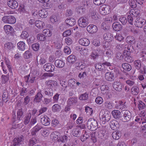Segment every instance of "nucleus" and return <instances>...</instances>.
I'll return each instance as SVG.
<instances>
[{
    "label": "nucleus",
    "mask_w": 146,
    "mask_h": 146,
    "mask_svg": "<svg viewBox=\"0 0 146 146\" xmlns=\"http://www.w3.org/2000/svg\"><path fill=\"white\" fill-rule=\"evenodd\" d=\"M112 135L113 139L116 140L118 139L121 135V133L118 131H114L112 133Z\"/></svg>",
    "instance_id": "nucleus-41"
},
{
    "label": "nucleus",
    "mask_w": 146,
    "mask_h": 146,
    "mask_svg": "<svg viewBox=\"0 0 146 146\" xmlns=\"http://www.w3.org/2000/svg\"><path fill=\"white\" fill-rule=\"evenodd\" d=\"M24 57L25 59H28L32 56V54L30 51L27 50L25 51L23 54Z\"/></svg>",
    "instance_id": "nucleus-50"
},
{
    "label": "nucleus",
    "mask_w": 146,
    "mask_h": 146,
    "mask_svg": "<svg viewBox=\"0 0 146 146\" xmlns=\"http://www.w3.org/2000/svg\"><path fill=\"white\" fill-rule=\"evenodd\" d=\"M43 33L44 34V35L46 36H49L51 35V32L49 29H45L43 30Z\"/></svg>",
    "instance_id": "nucleus-61"
},
{
    "label": "nucleus",
    "mask_w": 146,
    "mask_h": 146,
    "mask_svg": "<svg viewBox=\"0 0 146 146\" xmlns=\"http://www.w3.org/2000/svg\"><path fill=\"white\" fill-rule=\"evenodd\" d=\"M88 94L87 92L81 94L79 96V99L81 100H87L88 98Z\"/></svg>",
    "instance_id": "nucleus-42"
},
{
    "label": "nucleus",
    "mask_w": 146,
    "mask_h": 146,
    "mask_svg": "<svg viewBox=\"0 0 146 146\" xmlns=\"http://www.w3.org/2000/svg\"><path fill=\"white\" fill-rule=\"evenodd\" d=\"M129 53L127 54V55H126L127 56L125 58V60L128 62H132L133 61V58L129 56Z\"/></svg>",
    "instance_id": "nucleus-60"
},
{
    "label": "nucleus",
    "mask_w": 146,
    "mask_h": 146,
    "mask_svg": "<svg viewBox=\"0 0 146 146\" xmlns=\"http://www.w3.org/2000/svg\"><path fill=\"white\" fill-rule=\"evenodd\" d=\"M134 65L135 68L137 70H139L142 66V62L139 60H135L134 62Z\"/></svg>",
    "instance_id": "nucleus-36"
},
{
    "label": "nucleus",
    "mask_w": 146,
    "mask_h": 146,
    "mask_svg": "<svg viewBox=\"0 0 146 146\" xmlns=\"http://www.w3.org/2000/svg\"><path fill=\"white\" fill-rule=\"evenodd\" d=\"M87 30L89 33L93 34L96 33L98 30L97 27L93 25H88L87 27Z\"/></svg>",
    "instance_id": "nucleus-15"
},
{
    "label": "nucleus",
    "mask_w": 146,
    "mask_h": 146,
    "mask_svg": "<svg viewBox=\"0 0 146 146\" xmlns=\"http://www.w3.org/2000/svg\"><path fill=\"white\" fill-rule=\"evenodd\" d=\"M104 105L106 108L108 109H111L113 107V103L111 102L107 101L104 103Z\"/></svg>",
    "instance_id": "nucleus-46"
},
{
    "label": "nucleus",
    "mask_w": 146,
    "mask_h": 146,
    "mask_svg": "<svg viewBox=\"0 0 146 146\" xmlns=\"http://www.w3.org/2000/svg\"><path fill=\"white\" fill-rule=\"evenodd\" d=\"M105 78L108 81H112L114 79L113 74L111 72H107L105 74Z\"/></svg>",
    "instance_id": "nucleus-22"
},
{
    "label": "nucleus",
    "mask_w": 146,
    "mask_h": 146,
    "mask_svg": "<svg viewBox=\"0 0 146 146\" xmlns=\"http://www.w3.org/2000/svg\"><path fill=\"white\" fill-rule=\"evenodd\" d=\"M139 92V88L137 86H135L132 87L131 92L132 94L136 95L138 94Z\"/></svg>",
    "instance_id": "nucleus-39"
},
{
    "label": "nucleus",
    "mask_w": 146,
    "mask_h": 146,
    "mask_svg": "<svg viewBox=\"0 0 146 146\" xmlns=\"http://www.w3.org/2000/svg\"><path fill=\"white\" fill-rule=\"evenodd\" d=\"M38 15L41 18H46L48 16V11L46 9L41 10L38 12Z\"/></svg>",
    "instance_id": "nucleus-26"
},
{
    "label": "nucleus",
    "mask_w": 146,
    "mask_h": 146,
    "mask_svg": "<svg viewBox=\"0 0 146 146\" xmlns=\"http://www.w3.org/2000/svg\"><path fill=\"white\" fill-rule=\"evenodd\" d=\"M111 114L113 117L116 119H119L121 117V113L119 110H114L112 111Z\"/></svg>",
    "instance_id": "nucleus-30"
},
{
    "label": "nucleus",
    "mask_w": 146,
    "mask_h": 146,
    "mask_svg": "<svg viewBox=\"0 0 146 146\" xmlns=\"http://www.w3.org/2000/svg\"><path fill=\"white\" fill-rule=\"evenodd\" d=\"M17 119L18 120H21L22 119L23 115V112L22 109L18 110L17 113Z\"/></svg>",
    "instance_id": "nucleus-37"
},
{
    "label": "nucleus",
    "mask_w": 146,
    "mask_h": 146,
    "mask_svg": "<svg viewBox=\"0 0 146 146\" xmlns=\"http://www.w3.org/2000/svg\"><path fill=\"white\" fill-rule=\"evenodd\" d=\"M112 26L114 30L117 31L121 30L122 27L121 24H119L117 22L114 23Z\"/></svg>",
    "instance_id": "nucleus-31"
},
{
    "label": "nucleus",
    "mask_w": 146,
    "mask_h": 146,
    "mask_svg": "<svg viewBox=\"0 0 146 146\" xmlns=\"http://www.w3.org/2000/svg\"><path fill=\"white\" fill-rule=\"evenodd\" d=\"M40 120L41 123L43 125L47 126L50 123V120L46 115H41L40 117Z\"/></svg>",
    "instance_id": "nucleus-8"
},
{
    "label": "nucleus",
    "mask_w": 146,
    "mask_h": 146,
    "mask_svg": "<svg viewBox=\"0 0 146 146\" xmlns=\"http://www.w3.org/2000/svg\"><path fill=\"white\" fill-rule=\"evenodd\" d=\"M29 34L26 31H23L21 35V37L23 39H25L27 38L29 36Z\"/></svg>",
    "instance_id": "nucleus-57"
},
{
    "label": "nucleus",
    "mask_w": 146,
    "mask_h": 146,
    "mask_svg": "<svg viewBox=\"0 0 146 146\" xmlns=\"http://www.w3.org/2000/svg\"><path fill=\"white\" fill-rule=\"evenodd\" d=\"M115 38L116 40L121 42L123 40L124 38L121 35L117 34L115 36Z\"/></svg>",
    "instance_id": "nucleus-59"
},
{
    "label": "nucleus",
    "mask_w": 146,
    "mask_h": 146,
    "mask_svg": "<svg viewBox=\"0 0 146 146\" xmlns=\"http://www.w3.org/2000/svg\"><path fill=\"white\" fill-rule=\"evenodd\" d=\"M59 134V133L58 132L56 131L53 132L50 135V137L52 138L57 139L58 138V135Z\"/></svg>",
    "instance_id": "nucleus-56"
},
{
    "label": "nucleus",
    "mask_w": 146,
    "mask_h": 146,
    "mask_svg": "<svg viewBox=\"0 0 146 146\" xmlns=\"http://www.w3.org/2000/svg\"><path fill=\"white\" fill-rule=\"evenodd\" d=\"M122 113L123 114L122 119L124 122H126L130 120L131 117V114L128 110H123Z\"/></svg>",
    "instance_id": "nucleus-6"
},
{
    "label": "nucleus",
    "mask_w": 146,
    "mask_h": 146,
    "mask_svg": "<svg viewBox=\"0 0 146 146\" xmlns=\"http://www.w3.org/2000/svg\"><path fill=\"white\" fill-rule=\"evenodd\" d=\"M52 99L51 98H44L43 102L45 104H47L52 102Z\"/></svg>",
    "instance_id": "nucleus-63"
},
{
    "label": "nucleus",
    "mask_w": 146,
    "mask_h": 146,
    "mask_svg": "<svg viewBox=\"0 0 146 146\" xmlns=\"http://www.w3.org/2000/svg\"><path fill=\"white\" fill-rule=\"evenodd\" d=\"M95 102L98 104H100L102 103L103 102V99L100 96L97 97L95 99Z\"/></svg>",
    "instance_id": "nucleus-58"
},
{
    "label": "nucleus",
    "mask_w": 146,
    "mask_h": 146,
    "mask_svg": "<svg viewBox=\"0 0 146 146\" xmlns=\"http://www.w3.org/2000/svg\"><path fill=\"white\" fill-rule=\"evenodd\" d=\"M95 69L98 71L104 72L106 70L104 66L103 63H96L95 65Z\"/></svg>",
    "instance_id": "nucleus-21"
},
{
    "label": "nucleus",
    "mask_w": 146,
    "mask_h": 146,
    "mask_svg": "<svg viewBox=\"0 0 146 146\" xmlns=\"http://www.w3.org/2000/svg\"><path fill=\"white\" fill-rule=\"evenodd\" d=\"M103 36L104 39L108 42L111 41L113 39L112 35L110 33L104 34Z\"/></svg>",
    "instance_id": "nucleus-24"
},
{
    "label": "nucleus",
    "mask_w": 146,
    "mask_h": 146,
    "mask_svg": "<svg viewBox=\"0 0 146 146\" xmlns=\"http://www.w3.org/2000/svg\"><path fill=\"white\" fill-rule=\"evenodd\" d=\"M105 132L101 129H98V137L99 139L104 140L105 137Z\"/></svg>",
    "instance_id": "nucleus-29"
},
{
    "label": "nucleus",
    "mask_w": 146,
    "mask_h": 146,
    "mask_svg": "<svg viewBox=\"0 0 146 146\" xmlns=\"http://www.w3.org/2000/svg\"><path fill=\"white\" fill-rule=\"evenodd\" d=\"M72 133L74 136L78 137L80 135L81 131L78 129H74L72 130Z\"/></svg>",
    "instance_id": "nucleus-49"
},
{
    "label": "nucleus",
    "mask_w": 146,
    "mask_h": 146,
    "mask_svg": "<svg viewBox=\"0 0 146 146\" xmlns=\"http://www.w3.org/2000/svg\"><path fill=\"white\" fill-rule=\"evenodd\" d=\"M43 97L41 90H38L37 94L34 96V102L36 103L40 102L42 100Z\"/></svg>",
    "instance_id": "nucleus-9"
},
{
    "label": "nucleus",
    "mask_w": 146,
    "mask_h": 146,
    "mask_svg": "<svg viewBox=\"0 0 146 146\" xmlns=\"http://www.w3.org/2000/svg\"><path fill=\"white\" fill-rule=\"evenodd\" d=\"M8 6L12 9H15L18 7V4L15 0H10L7 2Z\"/></svg>",
    "instance_id": "nucleus-16"
},
{
    "label": "nucleus",
    "mask_w": 146,
    "mask_h": 146,
    "mask_svg": "<svg viewBox=\"0 0 146 146\" xmlns=\"http://www.w3.org/2000/svg\"><path fill=\"white\" fill-rule=\"evenodd\" d=\"M138 107L139 110H143L146 108V105L144 103L140 100L138 102Z\"/></svg>",
    "instance_id": "nucleus-45"
},
{
    "label": "nucleus",
    "mask_w": 146,
    "mask_h": 146,
    "mask_svg": "<svg viewBox=\"0 0 146 146\" xmlns=\"http://www.w3.org/2000/svg\"><path fill=\"white\" fill-rule=\"evenodd\" d=\"M31 117V114L30 113H27L24 118V124L26 125L30 122Z\"/></svg>",
    "instance_id": "nucleus-35"
},
{
    "label": "nucleus",
    "mask_w": 146,
    "mask_h": 146,
    "mask_svg": "<svg viewBox=\"0 0 146 146\" xmlns=\"http://www.w3.org/2000/svg\"><path fill=\"white\" fill-rule=\"evenodd\" d=\"M5 50L8 51H11L15 47L14 44L11 42H7L4 45Z\"/></svg>",
    "instance_id": "nucleus-20"
},
{
    "label": "nucleus",
    "mask_w": 146,
    "mask_h": 146,
    "mask_svg": "<svg viewBox=\"0 0 146 146\" xmlns=\"http://www.w3.org/2000/svg\"><path fill=\"white\" fill-rule=\"evenodd\" d=\"M3 29L6 34H9L12 33L13 31L12 27L9 25H6L4 26Z\"/></svg>",
    "instance_id": "nucleus-27"
},
{
    "label": "nucleus",
    "mask_w": 146,
    "mask_h": 146,
    "mask_svg": "<svg viewBox=\"0 0 146 146\" xmlns=\"http://www.w3.org/2000/svg\"><path fill=\"white\" fill-rule=\"evenodd\" d=\"M111 116L110 114L105 112L104 111H101L100 113L99 117L100 122L104 124L106 122L109 121Z\"/></svg>",
    "instance_id": "nucleus-1"
},
{
    "label": "nucleus",
    "mask_w": 146,
    "mask_h": 146,
    "mask_svg": "<svg viewBox=\"0 0 146 146\" xmlns=\"http://www.w3.org/2000/svg\"><path fill=\"white\" fill-rule=\"evenodd\" d=\"M129 14L132 16L135 17H137L139 15V11L137 9H132L130 11Z\"/></svg>",
    "instance_id": "nucleus-44"
},
{
    "label": "nucleus",
    "mask_w": 146,
    "mask_h": 146,
    "mask_svg": "<svg viewBox=\"0 0 146 146\" xmlns=\"http://www.w3.org/2000/svg\"><path fill=\"white\" fill-rule=\"evenodd\" d=\"M128 3L130 6L132 8H135L137 6L136 2L134 0H129Z\"/></svg>",
    "instance_id": "nucleus-52"
},
{
    "label": "nucleus",
    "mask_w": 146,
    "mask_h": 146,
    "mask_svg": "<svg viewBox=\"0 0 146 146\" xmlns=\"http://www.w3.org/2000/svg\"><path fill=\"white\" fill-rule=\"evenodd\" d=\"M142 120V117L140 116H137L136 117L135 121L140 124L141 123L142 124L144 123V122Z\"/></svg>",
    "instance_id": "nucleus-51"
},
{
    "label": "nucleus",
    "mask_w": 146,
    "mask_h": 146,
    "mask_svg": "<svg viewBox=\"0 0 146 146\" xmlns=\"http://www.w3.org/2000/svg\"><path fill=\"white\" fill-rule=\"evenodd\" d=\"M45 85L46 86L51 88L54 86H57L58 83L56 81L54 80H48L46 82Z\"/></svg>",
    "instance_id": "nucleus-19"
},
{
    "label": "nucleus",
    "mask_w": 146,
    "mask_h": 146,
    "mask_svg": "<svg viewBox=\"0 0 146 146\" xmlns=\"http://www.w3.org/2000/svg\"><path fill=\"white\" fill-rule=\"evenodd\" d=\"M145 24V19L137 18L135 20L134 24L137 27L141 28Z\"/></svg>",
    "instance_id": "nucleus-14"
},
{
    "label": "nucleus",
    "mask_w": 146,
    "mask_h": 146,
    "mask_svg": "<svg viewBox=\"0 0 146 146\" xmlns=\"http://www.w3.org/2000/svg\"><path fill=\"white\" fill-rule=\"evenodd\" d=\"M65 22L68 27H72L76 23V21L74 18H71L67 19L65 20Z\"/></svg>",
    "instance_id": "nucleus-23"
},
{
    "label": "nucleus",
    "mask_w": 146,
    "mask_h": 146,
    "mask_svg": "<svg viewBox=\"0 0 146 146\" xmlns=\"http://www.w3.org/2000/svg\"><path fill=\"white\" fill-rule=\"evenodd\" d=\"M1 20L5 23L13 24L16 22L15 18L13 16L6 15L3 16Z\"/></svg>",
    "instance_id": "nucleus-3"
},
{
    "label": "nucleus",
    "mask_w": 146,
    "mask_h": 146,
    "mask_svg": "<svg viewBox=\"0 0 146 146\" xmlns=\"http://www.w3.org/2000/svg\"><path fill=\"white\" fill-rule=\"evenodd\" d=\"M37 38L38 40L40 41H43L45 40V35L42 33H39L37 35Z\"/></svg>",
    "instance_id": "nucleus-48"
},
{
    "label": "nucleus",
    "mask_w": 146,
    "mask_h": 146,
    "mask_svg": "<svg viewBox=\"0 0 146 146\" xmlns=\"http://www.w3.org/2000/svg\"><path fill=\"white\" fill-rule=\"evenodd\" d=\"M78 24L79 26L82 27H86L88 24V21L86 17H80L78 20Z\"/></svg>",
    "instance_id": "nucleus-5"
},
{
    "label": "nucleus",
    "mask_w": 146,
    "mask_h": 146,
    "mask_svg": "<svg viewBox=\"0 0 146 146\" xmlns=\"http://www.w3.org/2000/svg\"><path fill=\"white\" fill-rule=\"evenodd\" d=\"M75 101L74 98H70L68 99L67 101V104L71 106L75 102Z\"/></svg>",
    "instance_id": "nucleus-53"
},
{
    "label": "nucleus",
    "mask_w": 146,
    "mask_h": 146,
    "mask_svg": "<svg viewBox=\"0 0 146 146\" xmlns=\"http://www.w3.org/2000/svg\"><path fill=\"white\" fill-rule=\"evenodd\" d=\"M32 48L35 51L38 50L39 48V45L38 43H36L32 44Z\"/></svg>",
    "instance_id": "nucleus-62"
},
{
    "label": "nucleus",
    "mask_w": 146,
    "mask_h": 146,
    "mask_svg": "<svg viewBox=\"0 0 146 146\" xmlns=\"http://www.w3.org/2000/svg\"><path fill=\"white\" fill-rule=\"evenodd\" d=\"M110 7L108 5H103L99 9V12L101 14L105 15L109 13L110 12Z\"/></svg>",
    "instance_id": "nucleus-4"
},
{
    "label": "nucleus",
    "mask_w": 146,
    "mask_h": 146,
    "mask_svg": "<svg viewBox=\"0 0 146 146\" xmlns=\"http://www.w3.org/2000/svg\"><path fill=\"white\" fill-rule=\"evenodd\" d=\"M36 77L30 76V75L25 77V82L27 83H33L35 81Z\"/></svg>",
    "instance_id": "nucleus-25"
},
{
    "label": "nucleus",
    "mask_w": 146,
    "mask_h": 146,
    "mask_svg": "<svg viewBox=\"0 0 146 146\" xmlns=\"http://www.w3.org/2000/svg\"><path fill=\"white\" fill-rule=\"evenodd\" d=\"M77 59L76 56L73 55H71L69 56L67 59V61L70 63H74Z\"/></svg>",
    "instance_id": "nucleus-38"
},
{
    "label": "nucleus",
    "mask_w": 146,
    "mask_h": 146,
    "mask_svg": "<svg viewBox=\"0 0 146 146\" xmlns=\"http://www.w3.org/2000/svg\"><path fill=\"white\" fill-rule=\"evenodd\" d=\"M2 97L3 101L5 102H7L9 99L8 93L7 91L5 90L3 91Z\"/></svg>",
    "instance_id": "nucleus-34"
},
{
    "label": "nucleus",
    "mask_w": 146,
    "mask_h": 146,
    "mask_svg": "<svg viewBox=\"0 0 146 146\" xmlns=\"http://www.w3.org/2000/svg\"><path fill=\"white\" fill-rule=\"evenodd\" d=\"M41 128L42 127L40 125L37 124L31 130V135L33 137H36L38 132Z\"/></svg>",
    "instance_id": "nucleus-7"
},
{
    "label": "nucleus",
    "mask_w": 146,
    "mask_h": 146,
    "mask_svg": "<svg viewBox=\"0 0 146 146\" xmlns=\"http://www.w3.org/2000/svg\"><path fill=\"white\" fill-rule=\"evenodd\" d=\"M113 88L116 91L120 92L122 90V85L120 82H115L113 84Z\"/></svg>",
    "instance_id": "nucleus-17"
},
{
    "label": "nucleus",
    "mask_w": 146,
    "mask_h": 146,
    "mask_svg": "<svg viewBox=\"0 0 146 146\" xmlns=\"http://www.w3.org/2000/svg\"><path fill=\"white\" fill-rule=\"evenodd\" d=\"M126 40L127 43L130 44H133L135 42V39L133 36H128L126 38Z\"/></svg>",
    "instance_id": "nucleus-40"
},
{
    "label": "nucleus",
    "mask_w": 146,
    "mask_h": 146,
    "mask_svg": "<svg viewBox=\"0 0 146 146\" xmlns=\"http://www.w3.org/2000/svg\"><path fill=\"white\" fill-rule=\"evenodd\" d=\"M110 126L113 130H115L117 129L119 127V124L118 122L115 120L111 121L110 123Z\"/></svg>",
    "instance_id": "nucleus-18"
},
{
    "label": "nucleus",
    "mask_w": 146,
    "mask_h": 146,
    "mask_svg": "<svg viewBox=\"0 0 146 146\" xmlns=\"http://www.w3.org/2000/svg\"><path fill=\"white\" fill-rule=\"evenodd\" d=\"M121 66L123 69L128 71L130 70L131 69V66L127 63L122 64Z\"/></svg>",
    "instance_id": "nucleus-43"
},
{
    "label": "nucleus",
    "mask_w": 146,
    "mask_h": 146,
    "mask_svg": "<svg viewBox=\"0 0 146 146\" xmlns=\"http://www.w3.org/2000/svg\"><path fill=\"white\" fill-rule=\"evenodd\" d=\"M52 110L54 112L59 111L61 110V107L59 105L55 104L52 106Z\"/></svg>",
    "instance_id": "nucleus-47"
},
{
    "label": "nucleus",
    "mask_w": 146,
    "mask_h": 146,
    "mask_svg": "<svg viewBox=\"0 0 146 146\" xmlns=\"http://www.w3.org/2000/svg\"><path fill=\"white\" fill-rule=\"evenodd\" d=\"M55 65L56 66L59 68H62L64 66V63L61 60H56L54 62Z\"/></svg>",
    "instance_id": "nucleus-32"
},
{
    "label": "nucleus",
    "mask_w": 146,
    "mask_h": 146,
    "mask_svg": "<svg viewBox=\"0 0 146 146\" xmlns=\"http://www.w3.org/2000/svg\"><path fill=\"white\" fill-rule=\"evenodd\" d=\"M54 66L50 63H47L44 66V70L49 72H52L54 71L55 69Z\"/></svg>",
    "instance_id": "nucleus-11"
},
{
    "label": "nucleus",
    "mask_w": 146,
    "mask_h": 146,
    "mask_svg": "<svg viewBox=\"0 0 146 146\" xmlns=\"http://www.w3.org/2000/svg\"><path fill=\"white\" fill-rule=\"evenodd\" d=\"M79 42L81 45L87 46H88L90 43L89 40L86 38H82L80 39Z\"/></svg>",
    "instance_id": "nucleus-28"
},
{
    "label": "nucleus",
    "mask_w": 146,
    "mask_h": 146,
    "mask_svg": "<svg viewBox=\"0 0 146 146\" xmlns=\"http://www.w3.org/2000/svg\"><path fill=\"white\" fill-rule=\"evenodd\" d=\"M103 53L102 50L100 48H98L97 49L93 51L90 55L91 58L93 59H95L99 56V54Z\"/></svg>",
    "instance_id": "nucleus-10"
},
{
    "label": "nucleus",
    "mask_w": 146,
    "mask_h": 146,
    "mask_svg": "<svg viewBox=\"0 0 146 146\" xmlns=\"http://www.w3.org/2000/svg\"><path fill=\"white\" fill-rule=\"evenodd\" d=\"M36 142V140L35 137H33L29 141V146H33Z\"/></svg>",
    "instance_id": "nucleus-64"
},
{
    "label": "nucleus",
    "mask_w": 146,
    "mask_h": 146,
    "mask_svg": "<svg viewBox=\"0 0 146 146\" xmlns=\"http://www.w3.org/2000/svg\"><path fill=\"white\" fill-rule=\"evenodd\" d=\"M119 20L123 25H125L127 22V18L124 17H120L119 19Z\"/></svg>",
    "instance_id": "nucleus-55"
},
{
    "label": "nucleus",
    "mask_w": 146,
    "mask_h": 146,
    "mask_svg": "<svg viewBox=\"0 0 146 146\" xmlns=\"http://www.w3.org/2000/svg\"><path fill=\"white\" fill-rule=\"evenodd\" d=\"M23 136L21 135L20 137L15 138L13 140V144L11 146H17L19 144H21L23 140Z\"/></svg>",
    "instance_id": "nucleus-12"
},
{
    "label": "nucleus",
    "mask_w": 146,
    "mask_h": 146,
    "mask_svg": "<svg viewBox=\"0 0 146 146\" xmlns=\"http://www.w3.org/2000/svg\"><path fill=\"white\" fill-rule=\"evenodd\" d=\"M53 90L51 88H46L44 90V94L48 98H51L53 95Z\"/></svg>",
    "instance_id": "nucleus-13"
},
{
    "label": "nucleus",
    "mask_w": 146,
    "mask_h": 146,
    "mask_svg": "<svg viewBox=\"0 0 146 146\" xmlns=\"http://www.w3.org/2000/svg\"><path fill=\"white\" fill-rule=\"evenodd\" d=\"M93 2L95 4L98 5L104 3L105 0H93Z\"/></svg>",
    "instance_id": "nucleus-54"
},
{
    "label": "nucleus",
    "mask_w": 146,
    "mask_h": 146,
    "mask_svg": "<svg viewBox=\"0 0 146 146\" xmlns=\"http://www.w3.org/2000/svg\"><path fill=\"white\" fill-rule=\"evenodd\" d=\"M17 47L18 49L21 51H24L25 49V44L23 41H20L18 43Z\"/></svg>",
    "instance_id": "nucleus-33"
},
{
    "label": "nucleus",
    "mask_w": 146,
    "mask_h": 146,
    "mask_svg": "<svg viewBox=\"0 0 146 146\" xmlns=\"http://www.w3.org/2000/svg\"><path fill=\"white\" fill-rule=\"evenodd\" d=\"M87 125L89 129L93 131L97 128L98 123L96 120L92 118H90L88 121Z\"/></svg>",
    "instance_id": "nucleus-2"
}]
</instances>
